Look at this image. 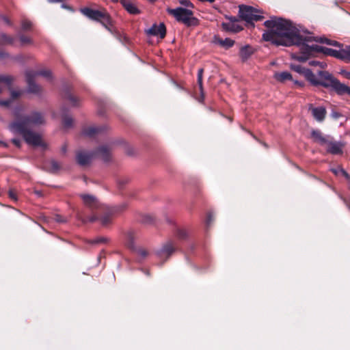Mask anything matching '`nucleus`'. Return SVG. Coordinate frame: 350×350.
<instances>
[{"label":"nucleus","instance_id":"1","mask_svg":"<svg viewBox=\"0 0 350 350\" xmlns=\"http://www.w3.org/2000/svg\"><path fill=\"white\" fill-rule=\"evenodd\" d=\"M267 30L262 34L264 40L271 42L276 46H301V54L293 55L299 62H306L314 53L320 52L326 55L340 58V49L335 50L317 44L309 45L310 37H304L299 30L287 20L275 16L271 17L264 23Z\"/></svg>","mask_w":350,"mask_h":350},{"label":"nucleus","instance_id":"2","mask_svg":"<svg viewBox=\"0 0 350 350\" xmlns=\"http://www.w3.org/2000/svg\"><path fill=\"white\" fill-rule=\"evenodd\" d=\"M291 68L294 71L303 75L312 85L328 88V83L332 75L329 72L320 70L316 75L310 69L304 68L300 65H291Z\"/></svg>","mask_w":350,"mask_h":350},{"label":"nucleus","instance_id":"3","mask_svg":"<svg viewBox=\"0 0 350 350\" xmlns=\"http://www.w3.org/2000/svg\"><path fill=\"white\" fill-rule=\"evenodd\" d=\"M14 114L16 120L12 123L23 125L25 129H30V128L33 126H39L45 123L44 116L38 111H33L28 116H22L19 114V111L16 110Z\"/></svg>","mask_w":350,"mask_h":350},{"label":"nucleus","instance_id":"4","mask_svg":"<svg viewBox=\"0 0 350 350\" xmlns=\"http://www.w3.org/2000/svg\"><path fill=\"white\" fill-rule=\"evenodd\" d=\"M167 12L172 15L177 21L183 23L187 27L197 26L199 23L198 18L193 16V12L191 10L180 7L168 9Z\"/></svg>","mask_w":350,"mask_h":350},{"label":"nucleus","instance_id":"5","mask_svg":"<svg viewBox=\"0 0 350 350\" xmlns=\"http://www.w3.org/2000/svg\"><path fill=\"white\" fill-rule=\"evenodd\" d=\"M9 129L14 133L21 134L25 142L33 146H40L42 144V138L40 135L34 133L30 129H25L24 126L16 123H11Z\"/></svg>","mask_w":350,"mask_h":350},{"label":"nucleus","instance_id":"6","mask_svg":"<svg viewBox=\"0 0 350 350\" xmlns=\"http://www.w3.org/2000/svg\"><path fill=\"white\" fill-rule=\"evenodd\" d=\"M38 75L43 76L46 78H50L51 77V72L50 70H40L38 72H34L31 70L27 71L25 72V77L27 83L28 84V91L29 92H40V87L34 82L36 77Z\"/></svg>","mask_w":350,"mask_h":350},{"label":"nucleus","instance_id":"7","mask_svg":"<svg viewBox=\"0 0 350 350\" xmlns=\"http://www.w3.org/2000/svg\"><path fill=\"white\" fill-rule=\"evenodd\" d=\"M260 14L261 12L259 10L251 6L244 5L239 6L240 17L249 23H252L253 21H260L263 18Z\"/></svg>","mask_w":350,"mask_h":350},{"label":"nucleus","instance_id":"8","mask_svg":"<svg viewBox=\"0 0 350 350\" xmlns=\"http://www.w3.org/2000/svg\"><path fill=\"white\" fill-rule=\"evenodd\" d=\"M81 12L88 17V18L99 22L101 23L103 20L104 22L107 23L106 18H107V16L109 13L105 10H94L90 8H83L81 9Z\"/></svg>","mask_w":350,"mask_h":350},{"label":"nucleus","instance_id":"9","mask_svg":"<svg viewBox=\"0 0 350 350\" xmlns=\"http://www.w3.org/2000/svg\"><path fill=\"white\" fill-rule=\"evenodd\" d=\"M176 248L177 246L174 241H167L157 250V256L162 262H164L175 252Z\"/></svg>","mask_w":350,"mask_h":350},{"label":"nucleus","instance_id":"10","mask_svg":"<svg viewBox=\"0 0 350 350\" xmlns=\"http://www.w3.org/2000/svg\"><path fill=\"white\" fill-rule=\"evenodd\" d=\"M137 237L135 232L129 230L126 234L125 243L129 248L137 252L142 258H144L148 256V252L146 249L135 247L134 244L135 240H136Z\"/></svg>","mask_w":350,"mask_h":350},{"label":"nucleus","instance_id":"11","mask_svg":"<svg viewBox=\"0 0 350 350\" xmlns=\"http://www.w3.org/2000/svg\"><path fill=\"white\" fill-rule=\"evenodd\" d=\"M327 88H332L335 90L338 94H347L350 95V87L347 86L346 85L341 83L338 79L334 78L332 75L331 79L329 81Z\"/></svg>","mask_w":350,"mask_h":350},{"label":"nucleus","instance_id":"12","mask_svg":"<svg viewBox=\"0 0 350 350\" xmlns=\"http://www.w3.org/2000/svg\"><path fill=\"white\" fill-rule=\"evenodd\" d=\"M308 110L311 112L312 116L317 122H323L326 117L327 111L324 107H315L312 104H310L308 106Z\"/></svg>","mask_w":350,"mask_h":350},{"label":"nucleus","instance_id":"13","mask_svg":"<svg viewBox=\"0 0 350 350\" xmlns=\"http://www.w3.org/2000/svg\"><path fill=\"white\" fill-rule=\"evenodd\" d=\"M146 31L148 35L159 36L161 38H163L166 34V28L164 23H161L159 25H152V26Z\"/></svg>","mask_w":350,"mask_h":350},{"label":"nucleus","instance_id":"14","mask_svg":"<svg viewBox=\"0 0 350 350\" xmlns=\"http://www.w3.org/2000/svg\"><path fill=\"white\" fill-rule=\"evenodd\" d=\"M80 196L82 198L84 204L90 209L93 210L99 208V202L94 196L88 194H81Z\"/></svg>","mask_w":350,"mask_h":350},{"label":"nucleus","instance_id":"15","mask_svg":"<svg viewBox=\"0 0 350 350\" xmlns=\"http://www.w3.org/2000/svg\"><path fill=\"white\" fill-rule=\"evenodd\" d=\"M325 146H326L327 151L331 154H338L342 152L343 145L341 143L328 140Z\"/></svg>","mask_w":350,"mask_h":350},{"label":"nucleus","instance_id":"16","mask_svg":"<svg viewBox=\"0 0 350 350\" xmlns=\"http://www.w3.org/2000/svg\"><path fill=\"white\" fill-rule=\"evenodd\" d=\"M93 154L88 153L84 151H79L77 154V161L80 165H86L90 163Z\"/></svg>","mask_w":350,"mask_h":350},{"label":"nucleus","instance_id":"17","mask_svg":"<svg viewBox=\"0 0 350 350\" xmlns=\"http://www.w3.org/2000/svg\"><path fill=\"white\" fill-rule=\"evenodd\" d=\"M123 7L128 12L132 14H137L139 13V10L136 5L131 1V0H119Z\"/></svg>","mask_w":350,"mask_h":350},{"label":"nucleus","instance_id":"18","mask_svg":"<svg viewBox=\"0 0 350 350\" xmlns=\"http://www.w3.org/2000/svg\"><path fill=\"white\" fill-rule=\"evenodd\" d=\"M311 135L314 141L321 146H325L327 143L328 139L322 135L320 131H312Z\"/></svg>","mask_w":350,"mask_h":350},{"label":"nucleus","instance_id":"19","mask_svg":"<svg viewBox=\"0 0 350 350\" xmlns=\"http://www.w3.org/2000/svg\"><path fill=\"white\" fill-rule=\"evenodd\" d=\"M96 153L105 161H107L110 159V150L107 146H100Z\"/></svg>","mask_w":350,"mask_h":350},{"label":"nucleus","instance_id":"20","mask_svg":"<svg viewBox=\"0 0 350 350\" xmlns=\"http://www.w3.org/2000/svg\"><path fill=\"white\" fill-rule=\"evenodd\" d=\"M13 79L9 75H0V93L6 87H10Z\"/></svg>","mask_w":350,"mask_h":350},{"label":"nucleus","instance_id":"21","mask_svg":"<svg viewBox=\"0 0 350 350\" xmlns=\"http://www.w3.org/2000/svg\"><path fill=\"white\" fill-rule=\"evenodd\" d=\"M100 131V128L96 126H89L83 131V135L89 137L95 136Z\"/></svg>","mask_w":350,"mask_h":350},{"label":"nucleus","instance_id":"22","mask_svg":"<svg viewBox=\"0 0 350 350\" xmlns=\"http://www.w3.org/2000/svg\"><path fill=\"white\" fill-rule=\"evenodd\" d=\"M340 59L347 63L350 62V46H346L345 48L340 49Z\"/></svg>","mask_w":350,"mask_h":350},{"label":"nucleus","instance_id":"23","mask_svg":"<svg viewBox=\"0 0 350 350\" xmlns=\"http://www.w3.org/2000/svg\"><path fill=\"white\" fill-rule=\"evenodd\" d=\"M275 78L278 81L284 82L286 80H291L292 79V75L288 72H282L275 73Z\"/></svg>","mask_w":350,"mask_h":350},{"label":"nucleus","instance_id":"24","mask_svg":"<svg viewBox=\"0 0 350 350\" xmlns=\"http://www.w3.org/2000/svg\"><path fill=\"white\" fill-rule=\"evenodd\" d=\"M252 54L251 48L248 46L242 47L240 51V56L243 59H247Z\"/></svg>","mask_w":350,"mask_h":350},{"label":"nucleus","instance_id":"25","mask_svg":"<svg viewBox=\"0 0 350 350\" xmlns=\"http://www.w3.org/2000/svg\"><path fill=\"white\" fill-rule=\"evenodd\" d=\"M14 38L5 33H0V44H12L14 43Z\"/></svg>","mask_w":350,"mask_h":350},{"label":"nucleus","instance_id":"26","mask_svg":"<svg viewBox=\"0 0 350 350\" xmlns=\"http://www.w3.org/2000/svg\"><path fill=\"white\" fill-rule=\"evenodd\" d=\"M217 43L219 45L222 46L223 47H224L226 49H228V48L232 47L234 45V41L230 38H225L224 40L219 39L217 40Z\"/></svg>","mask_w":350,"mask_h":350},{"label":"nucleus","instance_id":"27","mask_svg":"<svg viewBox=\"0 0 350 350\" xmlns=\"http://www.w3.org/2000/svg\"><path fill=\"white\" fill-rule=\"evenodd\" d=\"M106 21L107 23L104 22V20H103L101 25L105 27V28L107 29L109 31L113 32V21L109 14L107 16Z\"/></svg>","mask_w":350,"mask_h":350},{"label":"nucleus","instance_id":"28","mask_svg":"<svg viewBox=\"0 0 350 350\" xmlns=\"http://www.w3.org/2000/svg\"><path fill=\"white\" fill-rule=\"evenodd\" d=\"M317 42H319L321 43H325L328 45L331 46H340V44L335 40H332L326 38H319L318 40H317Z\"/></svg>","mask_w":350,"mask_h":350},{"label":"nucleus","instance_id":"29","mask_svg":"<svg viewBox=\"0 0 350 350\" xmlns=\"http://www.w3.org/2000/svg\"><path fill=\"white\" fill-rule=\"evenodd\" d=\"M66 99L72 106H77L79 105V99L70 93L67 94Z\"/></svg>","mask_w":350,"mask_h":350},{"label":"nucleus","instance_id":"30","mask_svg":"<svg viewBox=\"0 0 350 350\" xmlns=\"http://www.w3.org/2000/svg\"><path fill=\"white\" fill-rule=\"evenodd\" d=\"M332 171L336 175H338H338H342L347 179H349V178H350L349 175L347 174V172L345 170L341 168V167H338L336 169H332Z\"/></svg>","mask_w":350,"mask_h":350},{"label":"nucleus","instance_id":"31","mask_svg":"<svg viewBox=\"0 0 350 350\" xmlns=\"http://www.w3.org/2000/svg\"><path fill=\"white\" fill-rule=\"evenodd\" d=\"M204 69L200 68L198 72V83L199 85V88L200 92H202V75H203Z\"/></svg>","mask_w":350,"mask_h":350},{"label":"nucleus","instance_id":"32","mask_svg":"<svg viewBox=\"0 0 350 350\" xmlns=\"http://www.w3.org/2000/svg\"><path fill=\"white\" fill-rule=\"evenodd\" d=\"M31 26H32L31 22L27 19H24L21 22L22 29L25 31L29 30L31 28Z\"/></svg>","mask_w":350,"mask_h":350},{"label":"nucleus","instance_id":"33","mask_svg":"<svg viewBox=\"0 0 350 350\" xmlns=\"http://www.w3.org/2000/svg\"><path fill=\"white\" fill-rule=\"evenodd\" d=\"M111 221V217L109 215H105L100 218V222L103 226H107V224H110Z\"/></svg>","mask_w":350,"mask_h":350},{"label":"nucleus","instance_id":"34","mask_svg":"<svg viewBox=\"0 0 350 350\" xmlns=\"http://www.w3.org/2000/svg\"><path fill=\"white\" fill-rule=\"evenodd\" d=\"M19 39L23 45L32 43V40L29 37L23 35L20 36Z\"/></svg>","mask_w":350,"mask_h":350},{"label":"nucleus","instance_id":"35","mask_svg":"<svg viewBox=\"0 0 350 350\" xmlns=\"http://www.w3.org/2000/svg\"><path fill=\"white\" fill-rule=\"evenodd\" d=\"M73 120L70 117H65L63 120L64 127L69 128L72 125Z\"/></svg>","mask_w":350,"mask_h":350},{"label":"nucleus","instance_id":"36","mask_svg":"<svg viewBox=\"0 0 350 350\" xmlns=\"http://www.w3.org/2000/svg\"><path fill=\"white\" fill-rule=\"evenodd\" d=\"M309 65H310L312 66H319L321 68H324L326 66L325 63L318 62V61H314V60L310 61Z\"/></svg>","mask_w":350,"mask_h":350},{"label":"nucleus","instance_id":"37","mask_svg":"<svg viewBox=\"0 0 350 350\" xmlns=\"http://www.w3.org/2000/svg\"><path fill=\"white\" fill-rule=\"evenodd\" d=\"M22 92L20 90H12L11 92V99L14 100L21 96Z\"/></svg>","mask_w":350,"mask_h":350},{"label":"nucleus","instance_id":"38","mask_svg":"<svg viewBox=\"0 0 350 350\" xmlns=\"http://www.w3.org/2000/svg\"><path fill=\"white\" fill-rule=\"evenodd\" d=\"M51 171H53V172H57V170H59L60 169L59 164L55 161H52L51 162Z\"/></svg>","mask_w":350,"mask_h":350},{"label":"nucleus","instance_id":"39","mask_svg":"<svg viewBox=\"0 0 350 350\" xmlns=\"http://www.w3.org/2000/svg\"><path fill=\"white\" fill-rule=\"evenodd\" d=\"M179 3L187 8H193V4L189 0H179Z\"/></svg>","mask_w":350,"mask_h":350},{"label":"nucleus","instance_id":"40","mask_svg":"<svg viewBox=\"0 0 350 350\" xmlns=\"http://www.w3.org/2000/svg\"><path fill=\"white\" fill-rule=\"evenodd\" d=\"M177 235L179 238L183 239L187 236V232L185 230L179 229L177 232Z\"/></svg>","mask_w":350,"mask_h":350},{"label":"nucleus","instance_id":"41","mask_svg":"<svg viewBox=\"0 0 350 350\" xmlns=\"http://www.w3.org/2000/svg\"><path fill=\"white\" fill-rule=\"evenodd\" d=\"M98 219V217L95 215H92L91 217H89L83 220V222L90 221V222H94Z\"/></svg>","mask_w":350,"mask_h":350},{"label":"nucleus","instance_id":"42","mask_svg":"<svg viewBox=\"0 0 350 350\" xmlns=\"http://www.w3.org/2000/svg\"><path fill=\"white\" fill-rule=\"evenodd\" d=\"M0 19L2 20L5 23H6L7 25H11V22L9 20L8 18H7L6 16H3V15H1L0 16Z\"/></svg>","mask_w":350,"mask_h":350},{"label":"nucleus","instance_id":"43","mask_svg":"<svg viewBox=\"0 0 350 350\" xmlns=\"http://www.w3.org/2000/svg\"><path fill=\"white\" fill-rule=\"evenodd\" d=\"M8 194H9V197L10 198H12V200H14L15 201L17 200L16 195L14 191L10 190Z\"/></svg>","mask_w":350,"mask_h":350},{"label":"nucleus","instance_id":"44","mask_svg":"<svg viewBox=\"0 0 350 350\" xmlns=\"http://www.w3.org/2000/svg\"><path fill=\"white\" fill-rule=\"evenodd\" d=\"M105 241H106L105 238L100 237V238H98V239H96L95 240H94L93 243H104Z\"/></svg>","mask_w":350,"mask_h":350},{"label":"nucleus","instance_id":"45","mask_svg":"<svg viewBox=\"0 0 350 350\" xmlns=\"http://www.w3.org/2000/svg\"><path fill=\"white\" fill-rule=\"evenodd\" d=\"M11 103V100L0 101V105L3 106H9Z\"/></svg>","mask_w":350,"mask_h":350},{"label":"nucleus","instance_id":"46","mask_svg":"<svg viewBox=\"0 0 350 350\" xmlns=\"http://www.w3.org/2000/svg\"><path fill=\"white\" fill-rule=\"evenodd\" d=\"M12 142L14 145H16L17 147H20L21 146V140L18 139H13Z\"/></svg>","mask_w":350,"mask_h":350},{"label":"nucleus","instance_id":"47","mask_svg":"<svg viewBox=\"0 0 350 350\" xmlns=\"http://www.w3.org/2000/svg\"><path fill=\"white\" fill-rule=\"evenodd\" d=\"M342 75L348 79H350V72L342 71Z\"/></svg>","mask_w":350,"mask_h":350},{"label":"nucleus","instance_id":"48","mask_svg":"<svg viewBox=\"0 0 350 350\" xmlns=\"http://www.w3.org/2000/svg\"><path fill=\"white\" fill-rule=\"evenodd\" d=\"M56 221L58 222H65V219H62L59 215L56 216Z\"/></svg>","mask_w":350,"mask_h":350},{"label":"nucleus","instance_id":"49","mask_svg":"<svg viewBox=\"0 0 350 350\" xmlns=\"http://www.w3.org/2000/svg\"><path fill=\"white\" fill-rule=\"evenodd\" d=\"M50 3L61 2L63 0H48Z\"/></svg>","mask_w":350,"mask_h":350},{"label":"nucleus","instance_id":"50","mask_svg":"<svg viewBox=\"0 0 350 350\" xmlns=\"http://www.w3.org/2000/svg\"><path fill=\"white\" fill-rule=\"evenodd\" d=\"M62 151H63V152H66V146L62 147Z\"/></svg>","mask_w":350,"mask_h":350},{"label":"nucleus","instance_id":"51","mask_svg":"<svg viewBox=\"0 0 350 350\" xmlns=\"http://www.w3.org/2000/svg\"><path fill=\"white\" fill-rule=\"evenodd\" d=\"M62 7L64 8L70 9L69 6H67L66 5H62Z\"/></svg>","mask_w":350,"mask_h":350},{"label":"nucleus","instance_id":"52","mask_svg":"<svg viewBox=\"0 0 350 350\" xmlns=\"http://www.w3.org/2000/svg\"><path fill=\"white\" fill-rule=\"evenodd\" d=\"M296 83H297V84H298V85H301V83H298L297 81L296 82Z\"/></svg>","mask_w":350,"mask_h":350},{"label":"nucleus","instance_id":"53","mask_svg":"<svg viewBox=\"0 0 350 350\" xmlns=\"http://www.w3.org/2000/svg\"><path fill=\"white\" fill-rule=\"evenodd\" d=\"M149 1H151V2H154V1H155L156 0H149Z\"/></svg>","mask_w":350,"mask_h":350}]
</instances>
